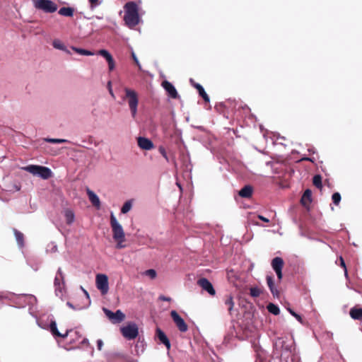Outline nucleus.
I'll list each match as a JSON object with an SVG mask.
<instances>
[{
	"label": "nucleus",
	"mask_w": 362,
	"mask_h": 362,
	"mask_svg": "<svg viewBox=\"0 0 362 362\" xmlns=\"http://www.w3.org/2000/svg\"><path fill=\"white\" fill-rule=\"evenodd\" d=\"M103 346V341L102 339H98L97 340V346L98 350H101Z\"/></svg>",
	"instance_id": "44"
},
{
	"label": "nucleus",
	"mask_w": 362,
	"mask_h": 362,
	"mask_svg": "<svg viewBox=\"0 0 362 362\" xmlns=\"http://www.w3.org/2000/svg\"><path fill=\"white\" fill-rule=\"evenodd\" d=\"M253 189L250 185L244 186L239 192L238 194L243 198H250L252 194Z\"/></svg>",
	"instance_id": "18"
},
{
	"label": "nucleus",
	"mask_w": 362,
	"mask_h": 362,
	"mask_svg": "<svg viewBox=\"0 0 362 362\" xmlns=\"http://www.w3.org/2000/svg\"><path fill=\"white\" fill-rule=\"evenodd\" d=\"M287 310L289 312V313L293 316L300 323L303 324V319L301 317V316L300 315H298V313H296V312H294L291 308H287Z\"/></svg>",
	"instance_id": "36"
},
{
	"label": "nucleus",
	"mask_w": 362,
	"mask_h": 362,
	"mask_svg": "<svg viewBox=\"0 0 362 362\" xmlns=\"http://www.w3.org/2000/svg\"><path fill=\"white\" fill-rule=\"evenodd\" d=\"M107 64H108L109 71H113L115 67V63L114 59H112L110 61H109L107 62Z\"/></svg>",
	"instance_id": "42"
},
{
	"label": "nucleus",
	"mask_w": 362,
	"mask_h": 362,
	"mask_svg": "<svg viewBox=\"0 0 362 362\" xmlns=\"http://www.w3.org/2000/svg\"><path fill=\"white\" fill-rule=\"evenodd\" d=\"M88 1L89 4L90 9L93 11L102 4L103 0H88Z\"/></svg>",
	"instance_id": "29"
},
{
	"label": "nucleus",
	"mask_w": 362,
	"mask_h": 362,
	"mask_svg": "<svg viewBox=\"0 0 362 362\" xmlns=\"http://www.w3.org/2000/svg\"><path fill=\"white\" fill-rule=\"evenodd\" d=\"M35 9L46 13H52L57 11L58 6L52 0H33Z\"/></svg>",
	"instance_id": "5"
},
{
	"label": "nucleus",
	"mask_w": 362,
	"mask_h": 362,
	"mask_svg": "<svg viewBox=\"0 0 362 362\" xmlns=\"http://www.w3.org/2000/svg\"><path fill=\"white\" fill-rule=\"evenodd\" d=\"M191 83L198 89L199 95L204 98V88L199 83H194L192 79H190Z\"/></svg>",
	"instance_id": "38"
},
{
	"label": "nucleus",
	"mask_w": 362,
	"mask_h": 362,
	"mask_svg": "<svg viewBox=\"0 0 362 362\" xmlns=\"http://www.w3.org/2000/svg\"><path fill=\"white\" fill-rule=\"evenodd\" d=\"M110 225L112 230L113 239L117 242L116 247L122 249L125 247L123 243L125 240V234L122 225L118 222L116 217L111 213Z\"/></svg>",
	"instance_id": "2"
},
{
	"label": "nucleus",
	"mask_w": 362,
	"mask_h": 362,
	"mask_svg": "<svg viewBox=\"0 0 362 362\" xmlns=\"http://www.w3.org/2000/svg\"><path fill=\"white\" fill-rule=\"evenodd\" d=\"M125 95L123 98L124 100H126L132 118H135L138 112L139 105V95L136 91L129 88H124V89Z\"/></svg>",
	"instance_id": "3"
},
{
	"label": "nucleus",
	"mask_w": 362,
	"mask_h": 362,
	"mask_svg": "<svg viewBox=\"0 0 362 362\" xmlns=\"http://www.w3.org/2000/svg\"><path fill=\"white\" fill-rule=\"evenodd\" d=\"M64 216L67 224L71 225L75 220V215L73 211L66 209L64 211Z\"/></svg>",
	"instance_id": "23"
},
{
	"label": "nucleus",
	"mask_w": 362,
	"mask_h": 362,
	"mask_svg": "<svg viewBox=\"0 0 362 362\" xmlns=\"http://www.w3.org/2000/svg\"><path fill=\"white\" fill-rule=\"evenodd\" d=\"M49 331L54 337H58L65 339L70 333H74V334L77 336L78 338L81 337L78 331H73L72 329H66L64 334L59 332L55 320H51L49 325Z\"/></svg>",
	"instance_id": "9"
},
{
	"label": "nucleus",
	"mask_w": 362,
	"mask_h": 362,
	"mask_svg": "<svg viewBox=\"0 0 362 362\" xmlns=\"http://www.w3.org/2000/svg\"><path fill=\"white\" fill-rule=\"evenodd\" d=\"M177 185L178 186V187H179L180 189H182L181 185H180L178 182H177Z\"/></svg>",
	"instance_id": "58"
},
{
	"label": "nucleus",
	"mask_w": 362,
	"mask_h": 362,
	"mask_svg": "<svg viewBox=\"0 0 362 362\" xmlns=\"http://www.w3.org/2000/svg\"><path fill=\"white\" fill-rule=\"evenodd\" d=\"M341 199V194L339 192H334L332 196V202L335 205H339Z\"/></svg>",
	"instance_id": "35"
},
{
	"label": "nucleus",
	"mask_w": 362,
	"mask_h": 362,
	"mask_svg": "<svg viewBox=\"0 0 362 362\" xmlns=\"http://www.w3.org/2000/svg\"><path fill=\"white\" fill-rule=\"evenodd\" d=\"M170 316L180 332H185L187 331L188 327L187 324L175 310L170 312Z\"/></svg>",
	"instance_id": "10"
},
{
	"label": "nucleus",
	"mask_w": 362,
	"mask_h": 362,
	"mask_svg": "<svg viewBox=\"0 0 362 362\" xmlns=\"http://www.w3.org/2000/svg\"><path fill=\"white\" fill-rule=\"evenodd\" d=\"M95 284L97 288L103 295L107 293L109 291L108 277L106 274H98L95 277Z\"/></svg>",
	"instance_id": "7"
},
{
	"label": "nucleus",
	"mask_w": 362,
	"mask_h": 362,
	"mask_svg": "<svg viewBox=\"0 0 362 362\" xmlns=\"http://www.w3.org/2000/svg\"><path fill=\"white\" fill-rule=\"evenodd\" d=\"M95 18H96L97 19H102V17H100V16H95Z\"/></svg>",
	"instance_id": "60"
},
{
	"label": "nucleus",
	"mask_w": 362,
	"mask_h": 362,
	"mask_svg": "<svg viewBox=\"0 0 362 362\" xmlns=\"http://www.w3.org/2000/svg\"><path fill=\"white\" fill-rule=\"evenodd\" d=\"M205 291L212 296L216 295V291L212 284L206 279H205Z\"/></svg>",
	"instance_id": "25"
},
{
	"label": "nucleus",
	"mask_w": 362,
	"mask_h": 362,
	"mask_svg": "<svg viewBox=\"0 0 362 362\" xmlns=\"http://www.w3.org/2000/svg\"><path fill=\"white\" fill-rule=\"evenodd\" d=\"M209 103V95L205 93V103Z\"/></svg>",
	"instance_id": "53"
},
{
	"label": "nucleus",
	"mask_w": 362,
	"mask_h": 362,
	"mask_svg": "<svg viewBox=\"0 0 362 362\" xmlns=\"http://www.w3.org/2000/svg\"><path fill=\"white\" fill-rule=\"evenodd\" d=\"M71 48L76 53H78L79 54H81V55L93 56L94 54L93 52H92L89 51V50H87V49H82V48H78V47H72Z\"/></svg>",
	"instance_id": "27"
},
{
	"label": "nucleus",
	"mask_w": 362,
	"mask_h": 362,
	"mask_svg": "<svg viewBox=\"0 0 362 362\" xmlns=\"http://www.w3.org/2000/svg\"><path fill=\"white\" fill-rule=\"evenodd\" d=\"M122 336L128 339L132 340L139 335V327L135 322H129L127 325L120 328Z\"/></svg>",
	"instance_id": "6"
},
{
	"label": "nucleus",
	"mask_w": 362,
	"mask_h": 362,
	"mask_svg": "<svg viewBox=\"0 0 362 362\" xmlns=\"http://www.w3.org/2000/svg\"><path fill=\"white\" fill-rule=\"evenodd\" d=\"M87 194L92 204L99 209L100 206V202L98 196L89 189H87Z\"/></svg>",
	"instance_id": "16"
},
{
	"label": "nucleus",
	"mask_w": 362,
	"mask_h": 362,
	"mask_svg": "<svg viewBox=\"0 0 362 362\" xmlns=\"http://www.w3.org/2000/svg\"><path fill=\"white\" fill-rule=\"evenodd\" d=\"M162 86L165 89V90L168 93V95L172 98H177L178 97V93L175 88V86L169 81H164L162 83Z\"/></svg>",
	"instance_id": "14"
},
{
	"label": "nucleus",
	"mask_w": 362,
	"mask_h": 362,
	"mask_svg": "<svg viewBox=\"0 0 362 362\" xmlns=\"http://www.w3.org/2000/svg\"><path fill=\"white\" fill-rule=\"evenodd\" d=\"M28 297L30 299V303L36 301V298L35 296L30 295Z\"/></svg>",
	"instance_id": "51"
},
{
	"label": "nucleus",
	"mask_w": 362,
	"mask_h": 362,
	"mask_svg": "<svg viewBox=\"0 0 362 362\" xmlns=\"http://www.w3.org/2000/svg\"><path fill=\"white\" fill-rule=\"evenodd\" d=\"M314 160H315V159H314V158H308V161H310V162H313V163L314 162Z\"/></svg>",
	"instance_id": "56"
},
{
	"label": "nucleus",
	"mask_w": 362,
	"mask_h": 362,
	"mask_svg": "<svg viewBox=\"0 0 362 362\" xmlns=\"http://www.w3.org/2000/svg\"><path fill=\"white\" fill-rule=\"evenodd\" d=\"M225 304L228 306V310L230 313L233 310L234 303L232 296H229L225 301Z\"/></svg>",
	"instance_id": "34"
},
{
	"label": "nucleus",
	"mask_w": 362,
	"mask_h": 362,
	"mask_svg": "<svg viewBox=\"0 0 362 362\" xmlns=\"http://www.w3.org/2000/svg\"><path fill=\"white\" fill-rule=\"evenodd\" d=\"M267 308L270 313L274 315H278L280 313V309L279 306L272 303H269L267 306Z\"/></svg>",
	"instance_id": "26"
},
{
	"label": "nucleus",
	"mask_w": 362,
	"mask_h": 362,
	"mask_svg": "<svg viewBox=\"0 0 362 362\" xmlns=\"http://www.w3.org/2000/svg\"><path fill=\"white\" fill-rule=\"evenodd\" d=\"M308 157L301 158V160H308Z\"/></svg>",
	"instance_id": "57"
},
{
	"label": "nucleus",
	"mask_w": 362,
	"mask_h": 362,
	"mask_svg": "<svg viewBox=\"0 0 362 362\" xmlns=\"http://www.w3.org/2000/svg\"><path fill=\"white\" fill-rule=\"evenodd\" d=\"M132 207V200H128L122 206L121 209V212L122 214H127L128 213Z\"/></svg>",
	"instance_id": "28"
},
{
	"label": "nucleus",
	"mask_w": 362,
	"mask_h": 362,
	"mask_svg": "<svg viewBox=\"0 0 362 362\" xmlns=\"http://www.w3.org/2000/svg\"><path fill=\"white\" fill-rule=\"evenodd\" d=\"M14 235H15V237H16V240L18 243V245L20 247H23V245H24V236H23V234L18 231V230L16 229H14Z\"/></svg>",
	"instance_id": "24"
},
{
	"label": "nucleus",
	"mask_w": 362,
	"mask_h": 362,
	"mask_svg": "<svg viewBox=\"0 0 362 362\" xmlns=\"http://www.w3.org/2000/svg\"><path fill=\"white\" fill-rule=\"evenodd\" d=\"M52 46L54 47V48H55L57 49L62 50L68 54H70L69 50L67 49L65 45L59 39H55L53 40Z\"/></svg>",
	"instance_id": "21"
},
{
	"label": "nucleus",
	"mask_w": 362,
	"mask_h": 362,
	"mask_svg": "<svg viewBox=\"0 0 362 362\" xmlns=\"http://www.w3.org/2000/svg\"><path fill=\"white\" fill-rule=\"evenodd\" d=\"M300 202L305 206H308L312 202V192L310 189H307L305 190L301 197Z\"/></svg>",
	"instance_id": "17"
},
{
	"label": "nucleus",
	"mask_w": 362,
	"mask_h": 362,
	"mask_svg": "<svg viewBox=\"0 0 362 362\" xmlns=\"http://www.w3.org/2000/svg\"><path fill=\"white\" fill-rule=\"evenodd\" d=\"M223 107V103H220V104L216 105L215 106V109H216L218 112H221Z\"/></svg>",
	"instance_id": "46"
},
{
	"label": "nucleus",
	"mask_w": 362,
	"mask_h": 362,
	"mask_svg": "<svg viewBox=\"0 0 362 362\" xmlns=\"http://www.w3.org/2000/svg\"><path fill=\"white\" fill-rule=\"evenodd\" d=\"M267 286L272 293L273 296L274 298H279V292L277 289V288L274 285V279L271 276H267Z\"/></svg>",
	"instance_id": "15"
},
{
	"label": "nucleus",
	"mask_w": 362,
	"mask_h": 362,
	"mask_svg": "<svg viewBox=\"0 0 362 362\" xmlns=\"http://www.w3.org/2000/svg\"><path fill=\"white\" fill-rule=\"evenodd\" d=\"M103 311L112 324L120 323L125 319V315L120 310L114 313L106 308H103Z\"/></svg>",
	"instance_id": "8"
},
{
	"label": "nucleus",
	"mask_w": 362,
	"mask_h": 362,
	"mask_svg": "<svg viewBox=\"0 0 362 362\" xmlns=\"http://www.w3.org/2000/svg\"><path fill=\"white\" fill-rule=\"evenodd\" d=\"M82 290H83V291L84 292V294L86 295V296L87 297V298H88V299H89V298H90V297H89V294H88V293L85 289H83V288H82Z\"/></svg>",
	"instance_id": "54"
},
{
	"label": "nucleus",
	"mask_w": 362,
	"mask_h": 362,
	"mask_svg": "<svg viewBox=\"0 0 362 362\" xmlns=\"http://www.w3.org/2000/svg\"><path fill=\"white\" fill-rule=\"evenodd\" d=\"M308 151L312 152L313 153H315V151L313 149H308Z\"/></svg>",
	"instance_id": "59"
},
{
	"label": "nucleus",
	"mask_w": 362,
	"mask_h": 362,
	"mask_svg": "<svg viewBox=\"0 0 362 362\" xmlns=\"http://www.w3.org/2000/svg\"><path fill=\"white\" fill-rule=\"evenodd\" d=\"M86 19L90 20L91 18L85 17Z\"/></svg>",
	"instance_id": "61"
},
{
	"label": "nucleus",
	"mask_w": 362,
	"mask_h": 362,
	"mask_svg": "<svg viewBox=\"0 0 362 362\" xmlns=\"http://www.w3.org/2000/svg\"><path fill=\"white\" fill-rule=\"evenodd\" d=\"M26 172L30 174L37 176L43 180H47L52 176V172L50 168L37 165H29L23 168Z\"/></svg>",
	"instance_id": "4"
},
{
	"label": "nucleus",
	"mask_w": 362,
	"mask_h": 362,
	"mask_svg": "<svg viewBox=\"0 0 362 362\" xmlns=\"http://www.w3.org/2000/svg\"><path fill=\"white\" fill-rule=\"evenodd\" d=\"M66 305H67L69 308H72V309H74V310H76V308L74 307V305L71 303H70V302H67V303H66ZM77 309H80V308H78Z\"/></svg>",
	"instance_id": "50"
},
{
	"label": "nucleus",
	"mask_w": 362,
	"mask_h": 362,
	"mask_svg": "<svg viewBox=\"0 0 362 362\" xmlns=\"http://www.w3.org/2000/svg\"><path fill=\"white\" fill-rule=\"evenodd\" d=\"M344 275H345L346 278H347L348 277L347 269L344 268Z\"/></svg>",
	"instance_id": "55"
},
{
	"label": "nucleus",
	"mask_w": 362,
	"mask_h": 362,
	"mask_svg": "<svg viewBox=\"0 0 362 362\" xmlns=\"http://www.w3.org/2000/svg\"><path fill=\"white\" fill-rule=\"evenodd\" d=\"M45 141L47 142H49V143H52V144H62V143H66V142H68V141L66 139H45Z\"/></svg>",
	"instance_id": "37"
},
{
	"label": "nucleus",
	"mask_w": 362,
	"mask_h": 362,
	"mask_svg": "<svg viewBox=\"0 0 362 362\" xmlns=\"http://www.w3.org/2000/svg\"><path fill=\"white\" fill-rule=\"evenodd\" d=\"M157 337H158V339L160 340V341L161 343H163L167 347L168 349H170V341L168 339L165 334L160 329H157Z\"/></svg>",
	"instance_id": "19"
},
{
	"label": "nucleus",
	"mask_w": 362,
	"mask_h": 362,
	"mask_svg": "<svg viewBox=\"0 0 362 362\" xmlns=\"http://www.w3.org/2000/svg\"><path fill=\"white\" fill-rule=\"evenodd\" d=\"M81 344H88V339L83 338V340L81 341Z\"/></svg>",
	"instance_id": "52"
},
{
	"label": "nucleus",
	"mask_w": 362,
	"mask_h": 362,
	"mask_svg": "<svg viewBox=\"0 0 362 362\" xmlns=\"http://www.w3.org/2000/svg\"><path fill=\"white\" fill-rule=\"evenodd\" d=\"M137 144L140 148L146 151L151 150L154 147L153 143L151 140L143 136L138 137Z\"/></svg>",
	"instance_id": "13"
},
{
	"label": "nucleus",
	"mask_w": 362,
	"mask_h": 362,
	"mask_svg": "<svg viewBox=\"0 0 362 362\" xmlns=\"http://www.w3.org/2000/svg\"><path fill=\"white\" fill-rule=\"evenodd\" d=\"M313 185L319 188V189H321L322 187V177L320 175H316L313 177Z\"/></svg>",
	"instance_id": "31"
},
{
	"label": "nucleus",
	"mask_w": 362,
	"mask_h": 362,
	"mask_svg": "<svg viewBox=\"0 0 362 362\" xmlns=\"http://www.w3.org/2000/svg\"><path fill=\"white\" fill-rule=\"evenodd\" d=\"M58 13L62 16L72 17L74 13V8L72 7H62Z\"/></svg>",
	"instance_id": "20"
},
{
	"label": "nucleus",
	"mask_w": 362,
	"mask_h": 362,
	"mask_svg": "<svg viewBox=\"0 0 362 362\" xmlns=\"http://www.w3.org/2000/svg\"><path fill=\"white\" fill-rule=\"evenodd\" d=\"M132 57L133 60L134 61L135 64L139 67V69H141V64H140L137 57L136 56V54H135V53H134V52L133 50L132 51Z\"/></svg>",
	"instance_id": "40"
},
{
	"label": "nucleus",
	"mask_w": 362,
	"mask_h": 362,
	"mask_svg": "<svg viewBox=\"0 0 362 362\" xmlns=\"http://www.w3.org/2000/svg\"><path fill=\"white\" fill-rule=\"evenodd\" d=\"M349 314L351 318L362 321V308H351Z\"/></svg>",
	"instance_id": "22"
},
{
	"label": "nucleus",
	"mask_w": 362,
	"mask_h": 362,
	"mask_svg": "<svg viewBox=\"0 0 362 362\" xmlns=\"http://www.w3.org/2000/svg\"><path fill=\"white\" fill-rule=\"evenodd\" d=\"M261 293H262L261 290L257 286L252 287L250 289V293L251 296H252L254 298H257V297L259 296Z\"/></svg>",
	"instance_id": "33"
},
{
	"label": "nucleus",
	"mask_w": 362,
	"mask_h": 362,
	"mask_svg": "<svg viewBox=\"0 0 362 362\" xmlns=\"http://www.w3.org/2000/svg\"><path fill=\"white\" fill-rule=\"evenodd\" d=\"M98 54L104 57L106 61L108 62L112 59H113L112 56L110 54V53L106 50V49H100L98 51Z\"/></svg>",
	"instance_id": "30"
},
{
	"label": "nucleus",
	"mask_w": 362,
	"mask_h": 362,
	"mask_svg": "<svg viewBox=\"0 0 362 362\" xmlns=\"http://www.w3.org/2000/svg\"><path fill=\"white\" fill-rule=\"evenodd\" d=\"M159 152L160 153V154L165 158V159L168 161V157L167 156V153L165 150V148L162 146H160L159 148Z\"/></svg>",
	"instance_id": "43"
},
{
	"label": "nucleus",
	"mask_w": 362,
	"mask_h": 362,
	"mask_svg": "<svg viewBox=\"0 0 362 362\" xmlns=\"http://www.w3.org/2000/svg\"><path fill=\"white\" fill-rule=\"evenodd\" d=\"M125 14L124 20L129 28H134L139 22V9L137 4L134 1L128 2L124 6Z\"/></svg>",
	"instance_id": "1"
},
{
	"label": "nucleus",
	"mask_w": 362,
	"mask_h": 362,
	"mask_svg": "<svg viewBox=\"0 0 362 362\" xmlns=\"http://www.w3.org/2000/svg\"><path fill=\"white\" fill-rule=\"evenodd\" d=\"M197 284L204 289V277L199 279Z\"/></svg>",
	"instance_id": "47"
},
{
	"label": "nucleus",
	"mask_w": 362,
	"mask_h": 362,
	"mask_svg": "<svg viewBox=\"0 0 362 362\" xmlns=\"http://www.w3.org/2000/svg\"><path fill=\"white\" fill-rule=\"evenodd\" d=\"M258 218L266 223H268L269 221V220L267 218H265L262 215H259Z\"/></svg>",
	"instance_id": "48"
},
{
	"label": "nucleus",
	"mask_w": 362,
	"mask_h": 362,
	"mask_svg": "<svg viewBox=\"0 0 362 362\" xmlns=\"http://www.w3.org/2000/svg\"><path fill=\"white\" fill-rule=\"evenodd\" d=\"M47 251L49 252H55L57 251V246L54 243H51L47 245Z\"/></svg>",
	"instance_id": "39"
},
{
	"label": "nucleus",
	"mask_w": 362,
	"mask_h": 362,
	"mask_svg": "<svg viewBox=\"0 0 362 362\" xmlns=\"http://www.w3.org/2000/svg\"><path fill=\"white\" fill-rule=\"evenodd\" d=\"M159 299L160 300H163V301H170L171 300V298L170 297H166L165 296H160Z\"/></svg>",
	"instance_id": "45"
},
{
	"label": "nucleus",
	"mask_w": 362,
	"mask_h": 362,
	"mask_svg": "<svg viewBox=\"0 0 362 362\" xmlns=\"http://www.w3.org/2000/svg\"><path fill=\"white\" fill-rule=\"evenodd\" d=\"M143 275L149 277L151 279H154L157 276V273L155 269H150L146 270L143 273Z\"/></svg>",
	"instance_id": "32"
},
{
	"label": "nucleus",
	"mask_w": 362,
	"mask_h": 362,
	"mask_svg": "<svg viewBox=\"0 0 362 362\" xmlns=\"http://www.w3.org/2000/svg\"><path fill=\"white\" fill-rule=\"evenodd\" d=\"M339 260H340L341 267H342L344 269L346 268L345 262H344V259L342 258V257H339Z\"/></svg>",
	"instance_id": "49"
},
{
	"label": "nucleus",
	"mask_w": 362,
	"mask_h": 362,
	"mask_svg": "<svg viewBox=\"0 0 362 362\" xmlns=\"http://www.w3.org/2000/svg\"><path fill=\"white\" fill-rule=\"evenodd\" d=\"M107 88L108 89V91H109V93L110 94L111 97L112 98H115V95L114 94V92L112 90V82L110 81H109L107 82Z\"/></svg>",
	"instance_id": "41"
},
{
	"label": "nucleus",
	"mask_w": 362,
	"mask_h": 362,
	"mask_svg": "<svg viewBox=\"0 0 362 362\" xmlns=\"http://www.w3.org/2000/svg\"><path fill=\"white\" fill-rule=\"evenodd\" d=\"M54 285L55 287L56 293L62 292V291L64 288V275L62 270L60 267L58 269V270L57 272V274H56V276L54 278ZM57 295H58V293H57Z\"/></svg>",
	"instance_id": "11"
},
{
	"label": "nucleus",
	"mask_w": 362,
	"mask_h": 362,
	"mask_svg": "<svg viewBox=\"0 0 362 362\" xmlns=\"http://www.w3.org/2000/svg\"><path fill=\"white\" fill-rule=\"evenodd\" d=\"M284 266V260L281 257H276L272 261V269L276 274L278 279L279 281L281 280L283 274H282V268Z\"/></svg>",
	"instance_id": "12"
}]
</instances>
